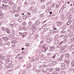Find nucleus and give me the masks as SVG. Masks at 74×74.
Instances as JSON below:
<instances>
[{
  "label": "nucleus",
  "mask_w": 74,
  "mask_h": 74,
  "mask_svg": "<svg viewBox=\"0 0 74 74\" xmlns=\"http://www.w3.org/2000/svg\"><path fill=\"white\" fill-rule=\"evenodd\" d=\"M12 62L11 61H10L8 62L5 65L6 69H10L13 67V65H12Z\"/></svg>",
  "instance_id": "obj_1"
},
{
  "label": "nucleus",
  "mask_w": 74,
  "mask_h": 74,
  "mask_svg": "<svg viewBox=\"0 0 74 74\" xmlns=\"http://www.w3.org/2000/svg\"><path fill=\"white\" fill-rule=\"evenodd\" d=\"M29 29H31L33 27V25H32V22L29 21L28 24L27 25Z\"/></svg>",
  "instance_id": "obj_2"
},
{
  "label": "nucleus",
  "mask_w": 74,
  "mask_h": 74,
  "mask_svg": "<svg viewBox=\"0 0 74 74\" xmlns=\"http://www.w3.org/2000/svg\"><path fill=\"white\" fill-rule=\"evenodd\" d=\"M63 24V22H62L61 21H58L57 22V23H56V24L57 25H58V26H61V25H62V24Z\"/></svg>",
  "instance_id": "obj_3"
},
{
  "label": "nucleus",
  "mask_w": 74,
  "mask_h": 74,
  "mask_svg": "<svg viewBox=\"0 0 74 74\" xmlns=\"http://www.w3.org/2000/svg\"><path fill=\"white\" fill-rule=\"evenodd\" d=\"M6 1L7 2H8L9 5H12L14 4V2H12L10 0H6Z\"/></svg>",
  "instance_id": "obj_4"
},
{
  "label": "nucleus",
  "mask_w": 74,
  "mask_h": 74,
  "mask_svg": "<svg viewBox=\"0 0 74 74\" xmlns=\"http://www.w3.org/2000/svg\"><path fill=\"white\" fill-rule=\"evenodd\" d=\"M69 35L70 37H72V36H74V32H71L69 33Z\"/></svg>",
  "instance_id": "obj_5"
},
{
  "label": "nucleus",
  "mask_w": 74,
  "mask_h": 74,
  "mask_svg": "<svg viewBox=\"0 0 74 74\" xmlns=\"http://www.w3.org/2000/svg\"><path fill=\"white\" fill-rule=\"evenodd\" d=\"M40 23V21L39 20H37L35 23L36 25H39Z\"/></svg>",
  "instance_id": "obj_6"
},
{
  "label": "nucleus",
  "mask_w": 74,
  "mask_h": 74,
  "mask_svg": "<svg viewBox=\"0 0 74 74\" xmlns=\"http://www.w3.org/2000/svg\"><path fill=\"white\" fill-rule=\"evenodd\" d=\"M5 59V56H0V60H3Z\"/></svg>",
  "instance_id": "obj_7"
},
{
  "label": "nucleus",
  "mask_w": 74,
  "mask_h": 74,
  "mask_svg": "<svg viewBox=\"0 0 74 74\" xmlns=\"http://www.w3.org/2000/svg\"><path fill=\"white\" fill-rule=\"evenodd\" d=\"M5 30H6V32H7V33L8 34H10V30H9V29H8V28H6Z\"/></svg>",
  "instance_id": "obj_8"
},
{
  "label": "nucleus",
  "mask_w": 74,
  "mask_h": 74,
  "mask_svg": "<svg viewBox=\"0 0 74 74\" xmlns=\"http://www.w3.org/2000/svg\"><path fill=\"white\" fill-rule=\"evenodd\" d=\"M42 51L43 52H45L46 51V50H47V49H46V48H45V47H43L42 48Z\"/></svg>",
  "instance_id": "obj_9"
},
{
  "label": "nucleus",
  "mask_w": 74,
  "mask_h": 74,
  "mask_svg": "<svg viewBox=\"0 0 74 74\" xmlns=\"http://www.w3.org/2000/svg\"><path fill=\"white\" fill-rule=\"evenodd\" d=\"M3 39L4 40H5V41H7V40H8L9 38L5 37L3 38Z\"/></svg>",
  "instance_id": "obj_10"
},
{
  "label": "nucleus",
  "mask_w": 74,
  "mask_h": 74,
  "mask_svg": "<svg viewBox=\"0 0 74 74\" xmlns=\"http://www.w3.org/2000/svg\"><path fill=\"white\" fill-rule=\"evenodd\" d=\"M62 43H63V42H60V45H58V48H60V47H61V46H62V44H62Z\"/></svg>",
  "instance_id": "obj_11"
},
{
  "label": "nucleus",
  "mask_w": 74,
  "mask_h": 74,
  "mask_svg": "<svg viewBox=\"0 0 74 74\" xmlns=\"http://www.w3.org/2000/svg\"><path fill=\"white\" fill-rule=\"evenodd\" d=\"M71 66L72 67H74V60H72V62L71 63Z\"/></svg>",
  "instance_id": "obj_12"
},
{
  "label": "nucleus",
  "mask_w": 74,
  "mask_h": 74,
  "mask_svg": "<svg viewBox=\"0 0 74 74\" xmlns=\"http://www.w3.org/2000/svg\"><path fill=\"white\" fill-rule=\"evenodd\" d=\"M71 23V20H69L67 23V25H70Z\"/></svg>",
  "instance_id": "obj_13"
},
{
  "label": "nucleus",
  "mask_w": 74,
  "mask_h": 74,
  "mask_svg": "<svg viewBox=\"0 0 74 74\" xmlns=\"http://www.w3.org/2000/svg\"><path fill=\"white\" fill-rule=\"evenodd\" d=\"M65 48L66 46H62V47L60 48V50H61V51H63V49H64Z\"/></svg>",
  "instance_id": "obj_14"
},
{
  "label": "nucleus",
  "mask_w": 74,
  "mask_h": 74,
  "mask_svg": "<svg viewBox=\"0 0 74 74\" xmlns=\"http://www.w3.org/2000/svg\"><path fill=\"white\" fill-rule=\"evenodd\" d=\"M11 42L12 44H16V43H17V41L15 40H13Z\"/></svg>",
  "instance_id": "obj_15"
},
{
  "label": "nucleus",
  "mask_w": 74,
  "mask_h": 74,
  "mask_svg": "<svg viewBox=\"0 0 74 74\" xmlns=\"http://www.w3.org/2000/svg\"><path fill=\"white\" fill-rule=\"evenodd\" d=\"M10 58H7L5 60V62H9V61H10Z\"/></svg>",
  "instance_id": "obj_16"
},
{
  "label": "nucleus",
  "mask_w": 74,
  "mask_h": 74,
  "mask_svg": "<svg viewBox=\"0 0 74 74\" xmlns=\"http://www.w3.org/2000/svg\"><path fill=\"white\" fill-rule=\"evenodd\" d=\"M27 33L26 32H24L22 34V35L23 36H24V37H25V36L26 35H27Z\"/></svg>",
  "instance_id": "obj_17"
},
{
  "label": "nucleus",
  "mask_w": 74,
  "mask_h": 74,
  "mask_svg": "<svg viewBox=\"0 0 74 74\" xmlns=\"http://www.w3.org/2000/svg\"><path fill=\"white\" fill-rule=\"evenodd\" d=\"M66 68V66H61V69H62V70H64V69H65Z\"/></svg>",
  "instance_id": "obj_18"
},
{
  "label": "nucleus",
  "mask_w": 74,
  "mask_h": 74,
  "mask_svg": "<svg viewBox=\"0 0 74 74\" xmlns=\"http://www.w3.org/2000/svg\"><path fill=\"white\" fill-rule=\"evenodd\" d=\"M4 17V15L3 14V13L0 14V18H2Z\"/></svg>",
  "instance_id": "obj_19"
},
{
  "label": "nucleus",
  "mask_w": 74,
  "mask_h": 74,
  "mask_svg": "<svg viewBox=\"0 0 74 74\" xmlns=\"http://www.w3.org/2000/svg\"><path fill=\"white\" fill-rule=\"evenodd\" d=\"M55 5H56L55 3H53L51 5V7L52 8H53V7H54Z\"/></svg>",
  "instance_id": "obj_20"
},
{
  "label": "nucleus",
  "mask_w": 74,
  "mask_h": 74,
  "mask_svg": "<svg viewBox=\"0 0 74 74\" xmlns=\"http://www.w3.org/2000/svg\"><path fill=\"white\" fill-rule=\"evenodd\" d=\"M65 56L67 58H69L70 56V55L69 53L66 54L65 55Z\"/></svg>",
  "instance_id": "obj_21"
},
{
  "label": "nucleus",
  "mask_w": 74,
  "mask_h": 74,
  "mask_svg": "<svg viewBox=\"0 0 74 74\" xmlns=\"http://www.w3.org/2000/svg\"><path fill=\"white\" fill-rule=\"evenodd\" d=\"M59 40H56L55 41V44H58V43H59Z\"/></svg>",
  "instance_id": "obj_22"
},
{
  "label": "nucleus",
  "mask_w": 74,
  "mask_h": 74,
  "mask_svg": "<svg viewBox=\"0 0 74 74\" xmlns=\"http://www.w3.org/2000/svg\"><path fill=\"white\" fill-rule=\"evenodd\" d=\"M2 10H4L5 9V5L4 4H3L2 5Z\"/></svg>",
  "instance_id": "obj_23"
},
{
  "label": "nucleus",
  "mask_w": 74,
  "mask_h": 74,
  "mask_svg": "<svg viewBox=\"0 0 74 74\" xmlns=\"http://www.w3.org/2000/svg\"><path fill=\"white\" fill-rule=\"evenodd\" d=\"M54 49H55V48H54V47H51L50 49V51H53Z\"/></svg>",
  "instance_id": "obj_24"
},
{
  "label": "nucleus",
  "mask_w": 74,
  "mask_h": 74,
  "mask_svg": "<svg viewBox=\"0 0 74 74\" xmlns=\"http://www.w3.org/2000/svg\"><path fill=\"white\" fill-rule=\"evenodd\" d=\"M45 59V57L42 56L41 58H40V59L41 60H44Z\"/></svg>",
  "instance_id": "obj_25"
},
{
  "label": "nucleus",
  "mask_w": 74,
  "mask_h": 74,
  "mask_svg": "<svg viewBox=\"0 0 74 74\" xmlns=\"http://www.w3.org/2000/svg\"><path fill=\"white\" fill-rule=\"evenodd\" d=\"M74 28V25L71 26L69 27V29H72Z\"/></svg>",
  "instance_id": "obj_26"
},
{
  "label": "nucleus",
  "mask_w": 74,
  "mask_h": 74,
  "mask_svg": "<svg viewBox=\"0 0 74 74\" xmlns=\"http://www.w3.org/2000/svg\"><path fill=\"white\" fill-rule=\"evenodd\" d=\"M25 45L27 47H29L30 46V43H27L26 44H25Z\"/></svg>",
  "instance_id": "obj_27"
},
{
  "label": "nucleus",
  "mask_w": 74,
  "mask_h": 74,
  "mask_svg": "<svg viewBox=\"0 0 74 74\" xmlns=\"http://www.w3.org/2000/svg\"><path fill=\"white\" fill-rule=\"evenodd\" d=\"M66 33V31L64 30H62L61 32V33L62 34H63V33Z\"/></svg>",
  "instance_id": "obj_28"
},
{
  "label": "nucleus",
  "mask_w": 74,
  "mask_h": 74,
  "mask_svg": "<svg viewBox=\"0 0 74 74\" xmlns=\"http://www.w3.org/2000/svg\"><path fill=\"white\" fill-rule=\"evenodd\" d=\"M22 25L23 26H25L26 25V23L25 22H24L22 23Z\"/></svg>",
  "instance_id": "obj_29"
},
{
  "label": "nucleus",
  "mask_w": 74,
  "mask_h": 74,
  "mask_svg": "<svg viewBox=\"0 0 74 74\" xmlns=\"http://www.w3.org/2000/svg\"><path fill=\"white\" fill-rule=\"evenodd\" d=\"M22 29L23 30H26L27 29V27H22Z\"/></svg>",
  "instance_id": "obj_30"
},
{
  "label": "nucleus",
  "mask_w": 74,
  "mask_h": 74,
  "mask_svg": "<svg viewBox=\"0 0 74 74\" xmlns=\"http://www.w3.org/2000/svg\"><path fill=\"white\" fill-rule=\"evenodd\" d=\"M26 18H27V16H23V19H25Z\"/></svg>",
  "instance_id": "obj_31"
},
{
  "label": "nucleus",
  "mask_w": 74,
  "mask_h": 74,
  "mask_svg": "<svg viewBox=\"0 0 74 74\" xmlns=\"http://www.w3.org/2000/svg\"><path fill=\"white\" fill-rule=\"evenodd\" d=\"M13 8H14V9H16V5L15 4H14L13 5Z\"/></svg>",
  "instance_id": "obj_32"
},
{
  "label": "nucleus",
  "mask_w": 74,
  "mask_h": 74,
  "mask_svg": "<svg viewBox=\"0 0 74 74\" xmlns=\"http://www.w3.org/2000/svg\"><path fill=\"white\" fill-rule=\"evenodd\" d=\"M60 70V68H58L56 69V71H59Z\"/></svg>",
  "instance_id": "obj_33"
},
{
  "label": "nucleus",
  "mask_w": 74,
  "mask_h": 74,
  "mask_svg": "<svg viewBox=\"0 0 74 74\" xmlns=\"http://www.w3.org/2000/svg\"><path fill=\"white\" fill-rule=\"evenodd\" d=\"M62 67H63V66H66V64L64 63H63L62 64Z\"/></svg>",
  "instance_id": "obj_34"
},
{
  "label": "nucleus",
  "mask_w": 74,
  "mask_h": 74,
  "mask_svg": "<svg viewBox=\"0 0 74 74\" xmlns=\"http://www.w3.org/2000/svg\"><path fill=\"white\" fill-rule=\"evenodd\" d=\"M44 14H40V17L41 18H42V17H43L44 16Z\"/></svg>",
  "instance_id": "obj_35"
},
{
  "label": "nucleus",
  "mask_w": 74,
  "mask_h": 74,
  "mask_svg": "<svg viewBox=\"0 0 74 74\" xmlns=\"http://www.w3.org/2000/svg\"><path fill=\"white\" fill-rule=\"evenodd\" d=\"M42 8L44 9V8H45V5H42L41 6Z\"/></svg>",
  "instance_id": "obj_36"
},
{
  "label": "nucleus",
  "mask_w": 74,
  "mask_h": 74,
  "mask_svg": "<svg viewBox=\"0 0 74 74\" xmlns=\"http://www.w3.org/2000/svg\"><path fill=\"white\" fill-rule=\"evenodd\" d=\"M18 21L19 22H21L22 21V20L21 19L18 18Z\"/></svg>",
  "instance_id": "obj_37"
},
{
  "label": "nucleus",
  "mask_w": 74,
  "mask_h": 74,
  "mask_svg": "<svg viewBox=\"0 0 74 74\" xmlns=\"http://www.w3.org/2000/svg\"><path fill=\"white\" fill-rule=\"evenodd\" d=\"M62 58H60L58 59V61H61V60H62Z\"/></svg>",
  "instance_id": "obj_38"
},
{
  "label": "nucleus",
  "mask_w": 74,
  "mask_h": 74,
  "mask_svg": "<svg viewBox=\"0 0 74 74\" xmlns=\"http://www.w3.org/2000/svg\"><path fill=\"white\" fill-rule=\"evenodd\" d=\"M23 58V57L22 56H21L18 57V60H20V59H22V58Z\"/></svg>",
  "instance_id": "obj_39"
},
{
  "label": "nucleus",
  "mask_w": 74,
  "mask_h": 74,
  "mask_svg": "<svg viewBox=\"0 0 74 74\" xmlns=\"http://www.w3.org/2000/svg\"><path fill=\"white\" fill-rule=\"evenodd\" d=\"M14 25L13 24H10V27H14Z\"/></svg>",
  "instance_id": "obj_40"
},
{
  "label": "nucleus",
  "mask_w": 74,
  "mask_h": 74,
  "mask_svg": "<svg viewBox=\"0 0 74 74\" xmlns=\"http://www.w3.org/2000/svg\"><path fill=\"white\" fill-rule=\"evenodd\" d=\"M45 0H40V3H42V2H44Z\"/></svg>",
  "instance_id": "obj_41"
},
{
  "label": "nucleus",
  "mask_w": 74,
  "mask_h": 74,
  "mask_svg": "<svg viewBox=\"0 0 74 74\" xmlns=\"http://www.w3.org/2000/svg\"><path fill=\"white\" fill-rule=\"evenodd\" d=\"M49 42H50V41H52V38H49Z\"/></svg>",
  "instance_id": "obj_42"
},
{
  "label": "nucleus",
  "mask_w": 74,
  "mask_h": 74,
  "mask_svg": "<svg viewBox=\"0 0 74 74\" xmlns=\"http://www.w3.org/2000/svg\"><path fill=\"white\" fill-rule=\"evenodd\" d=\"M55 58V55H53L52 56V58Z\"/></svg>",
  "instance_id": "obj_43"
},
{
  "label": "nucleus",
  "mask_w": 74,
  "mask_h": 74,
  "mask_svg": "<svg viewBox=\"0 0 74 74\" xmlns=\"http://www.w3.org/2000/svg\"><path fill=\"white\" fill-rule=\"evenodd\" d=\"M47 3H48V4H50L51 3V1H48Z\"/></svg>",
  "instance_id": "obj_44"
},
{
  "label": "nucleus",
  "mask_w": 74,
  "mask_h": 74,
  "mask_svg": "<svg viewBox=\"0 0 74 74\" xmlns=\"http://www.w3.org/2000/svg\"><path fill=\"white\" fill-rule=\"evenodd\" d=\"M19 35L20 36H22V34H23V33H21L20 32H19Z\"/></svg>",
  "instance_id": "obj_45"
},
{
  "label": "nucleus",
  "mask_w": 74,
  "mask_h": 74,
  "mask_svg": "<svg viewBox=\"0 0 74 74\" xmlns=\"http://www.w3.org/2000/svg\"><path fill=\"white\" fill-rule=\"evenodd\" d=\"M3 45V43L2 42H0V46H2V45Z\"/></svg>",
  "instance_id": "obj_46"
},
{
  "label": "nucleus",
  "mask_w": 74,
  "mask_h": 74,
  "mask_svg": "<svg viewBox=\"0 0 74 74\" xmlns=\"http://www.w3.org/2000/svg\"><path fill=\"white\" fill-rule=\"evenodd\" d=\"M56 74V71H55L53 72V73H52V74Z\"/></svg>",
  "instance_id": "obj_47"
},
{
  "label": "nucleus",
  "mask_w": 74,
  "mask_h": 74,
  "mask_svg": "<svg viewBox=\"0 0 74 74\" xmlns=\"http://www.w3.org/2000/svg\"><path fill=\"white\" fill-rule=\"evenodd\" d=\"M65 62L67 63H70V62L69 60H66L65 61Z\"/></svg>",
  "instance_id": "obj_48"
},
{
  "label": "nucleus",
  "mask_w": 74,
  "mask_h": 74,
  "mask_svg": "<svg viewBox=\"0 0 74 74\" xmlns=\"http://www.w3.org/2000/svg\"><path fill=\"white\" fill-rule=\"evenodd\" d=\"M51 63L53 65H55V63L54 62H52Z\"/></svg>",
  "instance_id": "obj_49"
},
{
  "label": "nucleus",
  "mask_w": 74,
  "mask_h": 74,
  "mask_svg": "<svg viewBox=\"0 0 74 74\" xmlns=\"http://www.w3.org/2000/svg\"><path fill=\"white\" fill-rule=\"evenodd\" d=\"M12 47H16V45L13 44L12 46Z\"/></svg>",
  "instance_id": "obj_50"
},
{
  "label": "nucleus",
  "mask_w": 74,
  "mask_h": 74,
  "mask_svg": "<svg viewBox=\"0 0 74 74\" xmlns=\"http://www.w3.org/2000/svg\"><path fill=\"white\" fill-rule=\"evenodd\" d=\"M53 71V69H52V68H51L49 70V71H50V72H51V71Z\"/></svg>",
  "instance_id": "obj_51"
},
{
  "label": "nucleus",
  "mask_w": 74,
  "mask_h": 74,
  "mask_svg": "<svg viewBox=\"0 0 74 74\" xmlns=\"http://www.w3.org/2000/svg\"><path fill=\"white\" fill-rule=\"evenodd\" d=\"M3 63V62L1 61H0V64H2Z\"/></svg>",
  "instance_id": "obj_52"
},
{
  "label": "nucleus",
  "mask_w": 74,
  "mask_h": 74,
  "mask_svg": "<svg viewBox=\"0 0 74 74\" xmlns=\"http://www.w3.org/2000/svg\"><path fill=\"white\" fill-rule=\"evenodd\" d=\"M5 28H2V30L3 31H4V30H5Z\"/></svg>",
  "instance_id": "obj_53"
},
{
  "label": "nucleus",
  "mask_w": 74,
  "mask_h": 74,
  "mask_svg": "<svg viewBox=\"0 0 74 74\" xmlns=\"http://www.w3.org/2000/svg\"><path fill=\"white\" fill-rule=\"evenodd\" d=\"M36 71L37 72H40V70H36Z\"/></svg>",
  "instance_id": "obj_54"
},
{
  "label": "nucleus",
  "mask_w": 74,
  "mask_h": 74,
  "mask_svg": "<svg viewBox=\"0 0 74 74\" xmlns=\"http://www.w3.org/2000/svg\"><path fill=\"white\" fill-rule=\"evenodd\" d=\"M36 60L37 61L38 60H39V58H38V57H36Z\"/></svg>",
  "instance_id": "obj_55"
},
{
  "label": "nucleus",
  "mask_w": 74,
  "mask_h": 74,
  "mask_svg": "<svg viewBox=\"0 0 74 74\" xmlns=\"http://www.w3.org/2000/svg\"><path fill=\"white\" fill-rule=\"evenodd\" d=\"M46 12H49V9H47L46 11Z\"/></svg>",
  "instance_id": "obj_56"
},
{
  "label": "nucleus",
  "mask_w": 74,
  "mask_h": 74,
  "mask_svg": "<svg viewBox=\"0 0 74 74\" xmlns=\"http://www.w3.org/2000/svg\"><path fill=\"white\" fill-rule=\"evenodd\" d=\"M65 28H66V27H65V26H64L62 27V29H65Z\"/></svg>",
  "instance_id": "obj_57"
},
{
  "label": "nucleus",
  "mask_w": 74,
  "mask_h": 74,
  "mask_svg": "<svg viewBox=\"0 0 74 74\" xmlns=\"http://www.w3.org/2000/svg\"><path fill=\"white\" fill-rule=\"evenodd\" d=\"M19 16V15H18V14H16L15 15V17H17V16Z\"/></svg>",
  "instance_id": "obj_58"
},
{
  "label": "nucleus",
  "mask_w": 74,
  "mask_h": 74,
  "mask_svg": "<svg viewBox=\"0 0 74 74\" xmlns=\"http://www.w3.org/2000/svg\"><path fill=\"white\" fill-rule=\"evenodd\" d=\"M53 30H56V31H55V32H56V31H58V30H57V29H56V28H53Z\"/></svg>",
  "instance_id": "obj_59"
},
{
  "label": "nucleus",
  "mask_w": 74,
  "mask_h": 74,
  "mask_svg": "<svg viewBox=\"0 0 74 74\" xmlns=\"http://www.w3.org/2000/svg\"><path fill=\"white\" fill-rule=\"evenodd\" d=\"M13 71V70H12L10 69L8 70V72H10V71Z\"/></svg>",
  "instance_id": "obj_60"
},
{
  "label": "nucleus",
  "mask_w": 74,
  "mask_h": 74,
  "mask_svg": "<svg viewBox=\"0 0 74 74\" xmlns=\"http://www.w3.org/2000/svg\"><path fill=\"white\" fill-rule=\"evenodd\" d=\"M48 30V29L47 28H45V29H44V31H47Z\"/></svg>",
  "instance_id": "obj_61"
},
{
  "label": "nucleus",
  "mask_w": 74,
  "mask_h": 74,
  "mask_svg": "<svg viewBox=\"0 0 74 74\" xmlns=\"http://www.w3.org/2000/svg\"><path fill=\"white\" fill-rule=\"evenodd\" d=\"M63 56L64 55H63V54H62V55H61L60 56L61 58H63Z\"/></svg>",
  "instance_id": "obj_62"
},
{
  "label": "nucleus",
  "mask_w": 74,
  "mask_h": 74,
  "mask_svg": "<svg viewBox=\"0 0 74 74\" xmlns=\"http://www.w3.org/2000/svg\"><path fill=\"white\" fill-rule=\"evenodd\" d=\"M64 71H62V72H61V74H64Z\"/></svg>",
  "instance_id": "obj_63"
},
{
  "label": "nucleus",
  "mask_w": 74,
  "mask_h": 74,
  "mask_svg": "<svg viewBox=\"0 0 74 74\" xmlns=\"http://www.w3.org/2000/svg\"><path fill=\"white\" fill-rule=\"evenodd\" d=\"M69 63H66V65L67 66H69Z\"/></svg>",
  "instance_id": "obj_64"
}]
</instances>
